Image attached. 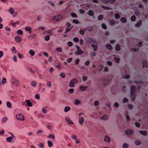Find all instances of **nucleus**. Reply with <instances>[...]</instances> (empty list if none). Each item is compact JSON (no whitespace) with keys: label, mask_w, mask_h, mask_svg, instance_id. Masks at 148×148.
I'll return each instance as SVG.
<instances>
[{"label":"nucleus","mask_w":148,"mask_h":148,"mask_svg":"<svg viewBox=\"0 0 148 148\" xmlns=\"http://www.w3.org/2000/svg\"><path fill=\"white\" fill-rule=\"evenodd\" d=\"M136 87L134 85H132L130 89V95L132 101H134L136 97Z\"/></svg>","instance_id":"f257e3e1"},{"label":"nucleus","mask_w":148,"mask_h":148,"mask_svg":"<svg viewBox=\"0 0 148 148\" xmlns=\"http://www.w3.org/2000/svg\"><path fill=\"white\" fill-rule=\"evenodd\" d=\"M62 18L61 15L60 14L58 16H54L52 18V20L54 21H58L61 20Z\"/></svg>","instance_id":"f03ea898"},{"label":"nucleus","mask_w":148,"mask_h":148,"mask_svg":"<svg viewBox=\"0 0 148 148\" xmlns=\"http://www.w3.org/2000/svg\"><path fill=\"white\" fill-rule=\"evenodd\" d=\"M17 119L19 120L24 121L25 118L24 116L21 114H18L16 116Z\"/></svg>","instance_id":"7ed1b4c3"},{"label":"nucleus","mask_w":148,"mask_h":148,"mask_svg":"<svg viewBox=\"0 0 148 148\" xmlns=\"http://www.w3.org/2000/svg\"><path fill=\"white\" fill-rule=\"evenodd\" d=\"M75 47L77 49V51L75 52L76 54H80L83 53V51L81 50V48L78 45H75Z\"/></svg>","instance_id":"20e7f679"},{"label":"nucleus","mask_w":148,"mask_h":148,"mask_svg":"<svg viewBox=\"0 0 148 148\" xmlns=\"http://www.w3.org/2000/svg\"><path fill=\"white\" fill-rule=\"evenodd\" d=\"M125 133L127 135L131 136L133 134V131L132 130L129 129L125 131Z\"/></svg>","instance_id":"39448f33"},{"label":"nucleus","mask_w":148,"mask_h":148,"mask_svg":"<svg viewBox=\"0 0 148 148\" xmlns=\"http://www.w3.org/2000/svg\"><path fill=\"white\" fill-rule=\"evenodd\" d=\"M15 41L17 42H21L22 38L21 37L18 36H16L15 37Z\"/></svg>","instance_id":"423d86ee"},{"label":"nucleus","mask_w":148,"mask_h":148,"mask_svg":"<svg viewBox=\"0 0 148 148\" xmlns=\"http://www.w3.org/2000/svg\"><path fill=\"white\" fill-rule=\"evenodd\" d=\"M86 40L88 43H94L95 42L94 40L91 38H87L86 39Z\"/></svg>","instance_id":"0eeeda50"},{"label":"nucleus","mask_w":148,"mask_h":148,"mask_svg":"<svg viewBox=\"0 0 148 148\" xmlns=\"http://www.w3.org/2000/svg\"><path fill=\"white\" fill-rule=\"evenodd\" d=\"M12 84L15 85H17L19 83L17 79H12Z\"/></svg>","instance_id":"6e6552de"},{"label":"nucleus","mask_w":148,"mask_h":148,"mask_svg":"<svg viewBox=\"0 0 148 148\" xmlns=\"http://www.w3.org/2000/svg\"><path fill=\"white\" fill-rule=\"evenodd\" d=\"M104 140L106 142L109 143L110 142L111 140L109 137L107 136H105Z\"/></svg>","instance_id":"1a4fd4ad"},{"label":"nucleus","mask_w":148,"mask_h":148,"mask_svg":"<svg viewBox=\"0 0 148 148\" xmlns=\"http://www.w3.org/2000/svg\"><path fill=\"white\" fill-rule=\"evenodd\" d=\"M27 105L29 107H32V103L29 100H25Z\"/></svg>","instance_id":"9d476101"},{"label":"nucleus","mask_w":148,"mask_h":148,"mask_svg":"<svg viewBox=\"0 0 148 148\" xmlns=\"http://www.w3.org/2000/svg\"><path fill=\"white\" fill-rule=\"evenodd\" d=\"M25 30L26 31L29 32L30 34H32V28L31 27H26L25 28Z\"/></svg>","instance_id":"9b49d317"},{"label":"nucleus","mask_w":148,"mask_h":148,"mask_svg":"<svg viewBox=\"0 0 148 148\" xmlns=\"http://www.w3.org/2000/svg\"><path fill=\"white\" fill-rule=\"evenodd\" d=\"M65 120L69 124H73V123L68 118H66Z\"/></svg>","instance_id":"f8f14e48"},{"label":"nucleus","mask_w":148,"mask_h":148,"mask_svg":"<svg viewBox=\"0 0 148 148\" xmlns=\"http://www.w3.org/2000/svg\"><path fill=\"white\" fill-rule=\"evenodd\" d=\"M142 63L143 67H147L148 66V63L147 61L144 60L143 61Z\"/></svg>","instance_id":"ddd939ff"},{"label":"nucleus","mask_w":148,"mask_h":148,"mask_svg":"<svg viewBox=\"0 0 148 148\" xmlns=\"http://www.w3.org/2000/svg\"><path fill=\"white\" fill-rule=\"evenodd\" d=\"M69 86L71 87H73L74 86V79H72L71 81Z\"/></svg>","instance_id":"4468645a"},{"label":"nucleus","mask_w":148,"mask_h":148,"mask_svg":"<svg viewBox=\"0 0 148 148\" xmlns=\"http://www.w3.org/2000/svg\"><path fill=\"white\" fill-rule=\"evenodd\" d=\"M105 47L107 49L110 50H112V46L109 44H106L105 45Z\"/></svg>","instance_id":"2eb2a0df"},{"label":"nucleus","mask_w":148,"mask_h":148,"mask_svg":"<svg viewBox=\"0 0 148 148\" xmlns=\"http://www.w3.org/2000/svg\"><path fill=\"white\" fill-rule=\"evenodd\" d=\"M84 121V119L83 117H81L79 120V122L80 124L81 125H82Z\"/></svg>","instance_id":"dca6fc26"},{"label":"nucleus","mask_w":148,"mask_h":148,"mask_svg":"<svg viewBox=\"0 0 148 148\" xmlns=\"http://www.w3.org/2000/svg\"><path fill=\"white\" fill-rule=\"evenodd\" d=\"M142 24V21L141 20H139L136 23V24L135 26L136 27H138L141 25Z\"/></svg>","instance_id":"f3484780"},{"label":"nucleus","mask_w":148,"mask_h":148,"mask_svg":"<svg viewBox=\"0 0 148 148\" xmlns=\"http://www.w3.org/2000/svg\"><path fill=\"white\" fill-rule=\"evenodd\" d=\"M88 87L87 86H80V88L81 90L84 91Z\"/></svg>","instance_id":"a211bd4d"},{"label":"nucleus","mask_w":148,"mask_h":148,"mask_svg":"<svg viewBox=\"0 0 148 148\" xmlns=\"http://www.w3.org/2000/svg\"><path fill=\"white\" fill-rule=\"evenodd\" d=\"M77 138V136L75 135V140L76 143L77 144H78L81 142V140L79 139H76Z\"/></svg>","instance_id":"6ab92c4d"},{"label":"nucleus","mask_w":148,"mask_h":148,"mask_svg":"<svg viewBox=\"0 0 148 148\" xmlns=\"http://www.w3.org/2000/svg\"><path fill=\"white\" fill-rule=\"evenodd\" d=\"M121 21L123 23H125L127 21V20L124 17H122L120 19Z\"/></svg>","instance_id":"aec40b11"},{"label":"nucleus","mask_w":148,"mask_h":148,"mask_svg":"<svg viewBox=\"0 0 148 148\" xmlns=\"http://www.w3.org/2000/svg\"><path fill=\"white\" fill-rule=\"evenodd\" d=\"M91 46L93 48L94 51H96L98 49L97 46L92 44Z\"/></svg>","instance_id":"412c9836"},{"label":"nucleus","mask_w":148,"mask_h":148,"mask_svg":"<svg viewBox=\"0 0 148 148\" xmlns=\"http://www.w3.org/2000/svg\"><path fill=\"white\" fill-rule=\"evenodd\" d=\"M139 132L141 134L144 136H146L147 134V132L146 131L140 130Z\"/></svg>","instance_id":"4be33fe9"},{"label":"nucleus","mask_w":148,"mask_h":148,"mask_svg":"<svg viewBox=\"0 0 148 148\" xmlns=\"http://www.w3.org/2000/svg\"><path fill=\"white\" fill-rule=\"evenodd\" d=\"M38 146L40 148H44V144L43 143H39L38 145Z\"/></svg>","instance_id":"5701e85b"},{"label":"nucleus","mask_w":148,"mask_h":148,"mask_svg":"<svg viewBox=\"0 0 148 148\" xmlns=\"http://www.w3.org/2000/svg\"><path fill=\"white\" fill-rule=\"evenodd\" d=\"M29 53L32 56H33L35 55V53L34 51L32 50H30L29 51Z\"/></svg>","instance_id":"b1692460"},{"label":"nucleus","mask_w":148,"mask_h":148,"mask_svg":"<svg viewBox=\"0 0 148 148\" xmlns=\"http://www.w3.org/2000/svg\"><path fill=\"white\" fill-rule=\"evenodd\" d=\"M88 14L90 16H92L94 15V13L92 10H90L88 11Z\"/></svg>","instance_id":"393cba45"},{"label":"nucleus","mask_w":148,"mask_h":148,"mask_svg":"<svg viewBox=\"0 0 148 148\" xmlns=\"http://www.w3.org/2000/svg\"><path fill=\"white\" fill-rule=\"evenodd\" d=\"M70 110V108L69 106L65 107L64 109V111L65 112H67Z\"/></svg>","instance_id":"a878e982"},{"label":"nucleus","mask_w":148,"mask_h":148,"mask_svg":"<svg viewBox=\"0 0 148 148\" xmlns=\"http://www.w3.org/2000/svg\"><path fill=\"white\" fill-rule=\"evenodd\" d=\"M12 139L13 137H12L10 136L6 138V140L8 142H10Z\"/></svg>","instance_id":"bb28decb"},{"label":"nucleus","mask_w":148,"mask_h":148,"mask_svg":"<svg viewBox=\"0 0 148 148\" xmlns=\"http://www.w3.org/2000/svg\"><path fill=\"white\" fill-rule=\"evenodd\" d=\"M81 102L78 99H76L75 100V104L77 105L81 103Z\"/></svg>","instance_id":"cd10ccee"},{"label":"nucleus","mask_w":148,"mask_h":148,"mask_svg":"<svg viewBox=\"0 0 148 148\" xmlns=\"http://www.w3.org/2000/svg\"><path fill=\"white\" fill-rule=\"evenodd\" d=\"M9 11L10 12L11 14H13L14 13V10L13 9L12 7L10 8V9L9 10Z\"/></svg>","instance_id":"c85d7f7f"},{"label":"nucleus","mask_w":148,"mask_h":148,"mask_svg":"<svg viewBox=\"0 0 148 148\" xmlns=\"http://www.w3.org/2000/svg\"><path fill=\"white\" fill-rule=\"evenodd\" d=\"M12 52L14 53L15 54L16 53V50L15 47H13L11 49Z\"/></svg>","instance_id":"c756f323"},{"label":"nucleus","mask_w":148,"mask_h":148,"mask_svg":"<svg viewBox=\"0 0 148 148\" xmlns=\"http://www.w3.org/2000/svg\"><path fill=\"white\" fill-rule=\"evenodd\" d=\"M6 105L7 107L8 108H11L12 106L11 103L9 101H8L7 102Z\"/></svg>","instance_id":"7c9ffc66"},{"label":"nucleus","mask_w":148,"mask_h":148,"mask_svg":"<svg viewBox=\"0 0 148 148\" xmlns=\"http://www.w3.org/2000/svg\"><path fill=\"white\" fill-rule=\"evenodd\" d=\"M47 143L48 145V146L49 147H52L53 145V143L50 140L48 141L47 142Z\"/></svg>","instance_id":"2f4dec72"},{"label":"nucleus","mask_w":148,"mask_h":148,"mask_svg":"<svg viewBox=\"0 0 148 148\" xmlns=\"http://www.w3.org/2000/svg\"><path fill=\"white\" fill-rule=\"evenodd\" d=\"M8 120V118L7 117H4L1 120V122L3 123H5Z\"/></svg>","instance_id":"473e14b6"},{"label":"nucleus","mask_w":148,"mask_h":148,"mask_svg":"<svg viewBox=\"0 0 148 148\" xmlns=\"http://www.w3.org/2000/svg\"><path fill=\"white\" fill-rule=\"evenodd\" d=\"M115 49L116 51H119L120 49V45L119 44L117 45L116 46Z\"/></svg>","instance_id":"72a5a7b5"},{"label":"nucleus","mask_w":148,"mask_h":148,"mask_svg":"<svg viewBox=\"0 0 148 148\" xmlns=\"http://www.w3.org/2000/svg\"><path fill=\"white\" fill-rule=\"evenodd\" d=\"M37 83L36 82H34V81H32L31 83V85L34 87H35L36 86V84Z\"/></svg>","instance_id":"f704fd0d"},{"label":"nucleus","mask_w":148,"mask_h":148,"mask_svg":"<svg viewBox=\"0 0 148 148\" xmlns=\"http://www.w3.org/2000/svg\"><path fill=\"white\" fill-rule=\"evenodd\" d=\"M114 16L116 18V19H119V18L120 16L118 13H116L114 14Z\"/></svg>","instance_id":"c9c22d12"},{"label":"nucleus","mask_w":148,"mask_h":148,"mask_svg":"<svg viewBox=\"0 0 148 148\" xmlns=\"http://www.w3.org/2000/svg\"><path fill=\"white\" fill-rule=\"evenodd\" d=\"M47 137L49 138H52L53 139H54L55 138V136L53 134H50L47 136Z\"/></svg>","instance_id":"e433bc0d"},{"label":"nucleus","mask_w":148,"mask_h":148,"mask_svg":"<svg viewBox=\"0 0 148 148\" xmlns=\"http://www.w3.org/2000/svg\"><path fill=\"white\" fill-rule=\"evenodd\" d=\"M102 7L104 9H105V10H110V8L108 6H102Z\"/></svg>","instance_id":"4c0bfd02"},{"label":"nucleus","mask_w":148,"mask_h":148,"mask_svg":"<svg viewBox=\"0 0 148 148\" xmlns=\"http://www.w3.org/2000/svg\"><path fill=\"white\" fill-rule=\"evenodd\" d=\"M35 97L37 99H40V95L39 94H36L35 95Z\"/></svg>","instance_id":"58836bf2"},{"label":"nucleus","mask_w":148,"mask_h":148,"mask_svg":"<svg viewBox=\"0 0 148 148\" xmlns=\"http://www.w3.org/2000/svg\"><path fill=\"white\" fill-rule=\"evenodd\" d=\"M107 119H108L107 116L106 115H105L103 116L102 117H101V119L103 120H106Z\"/></svg>","instance_id":"ea45409f"},{"label":"nucleus","mask_w":148,"mask_h":148,"mask_svg":"<svg viewBox=\"0 0 148 148\" xmlns=\"http://www.w3.org/2000/svg\"><path fill=\"white\" fill-rule=\"evenodd\" d=\"M129 146V145L127 143H124L123 146V148H127Z\"/></svg>","instance_id":"a19ab883"},{"label":"nucleus","mask_w":148,"mask_h":148,"mask_svg":"<svg viewBox=\"0 0 148 148\" xmlns=\"http://www.w3.org/2000/svg\"><path fill=\"white\" fill-rule=\"evenodd\" d=\"M42 111V112L43 113L45 114L46 113L47 111V110L45 108H43Z\"/></svg>","instance_id":"79ce46f5"},{"label":"nucleus","mask_w":148,"mask_h":148,"mask_svg":"<svg viewBox=\"0 0 148 148\" xmlns=\"http://www.w3.org/2000/svg\"><path fill=\"white\" fill-rule=\"evenodd\" d=\"M17 33L20 35H21L23 34V31L21 30H18L17 31Z\"/></svg>","instance_id":"37998d69"},{"label":"nucleus","mask_w":148,"mask_h":148,"mask_svg":"<svg viewBox=\"0 0 148 148\" xmlns=\"http://www.w3.org/2000/svg\"><path fill=\"white\" fill-rule=\"evenodd\" d=\"M50 39V37L49 35L46 36L45 37V40L46 41H48Z\"/></svg>","instance_id":"c03bdc74"},{"label":"nucleus","mask_w":148,"mask_h":148,"mask_svg":"<svg viewBox=\"0 0 148 148\" xmlns=\"http://www.w3.org/2000/svg\"><path fill=\"white\" fill-rule=\"evenodd\" d=\"M47 86L49 87H50L52 86V84L50 82H47L46 83Z\"/></svg>","instance_id":"a18cd8bd"},{"label":"nucleus","mask_w":148,"mask_h":148,"mask_svg":"<svg viewBox=\"0 0 148 148\" xmlns=\"http://www.w3.org/2000/svg\"><path fill=\"white\" fill-rule=\"evenodd\" d=\"M128 99L126 97L124 98L123 101V102L124 103H127L128 101Z\"/></svg>","instance_id":"49530a36"},{"label":"nucleus","mask_w":148,"mask_h":148,"mask_svg":"<svg viewBox=\"0 0 148 148\" xmlns=\"http://www.w3.org/2000/svg\"><path fill=\"white\" fill-rule=\"evenodd\" d=\"M56 50L57 51L61 52L62 51V49L61 47H57L56 49Z\"/></svg>","instance_id":"de8ad7c7"},{"label":"nucleus","mask_w":148,"mask_h":148,"mask_svg":"<svg viewBox=\"0 0 148 148\" xmlns=\"http://www.w3.org/2000/svg\"><path fill=\"white\" fill-rule=\"evenodd\" d=\"M136 18L135 16L133 15L131 17V19L132 21H134L136 20Z\"/></svg>","instance_id":"09e8293b"},{"label":"nucleus","mask_w":148,"mask_h":148,"mask_svg":"<svg viewBox=\"0 0 148 148\" xmlns=\"http://www.w3.org/2000/svg\"><path fill=\"white\" fill-rule=\"evenodd\" d=\"M99 104V101H95L94 103V105L95 106H98Z\"/></svg>","instance_id":"8fccbe9b"},{"label":"nucleus","mask_w":148,"mask_h":148,"mask_svg":"<svg viewBox=\"0 0 148 148\" xmlns=\"http://www.w3.org/2000/svg\"><path fill=\"white\" fill-rule=\"evenodd\" d=\"M110 24L111 25H114L115 23V21L113 20H111L110 22Z\"/></svg>","instance_id":"3c124183"},{"label":"nucleus","mask_w":148,"mask_h":148,"mask_svg":"<svg viewBox=\"0 0 148 148\" xmlns=\"http://www.w3.org/2000/svg\"><path fill=\"white\" fill-rule=\"evenodd\" d=\"M103 16L101 15H99L98 18L99 20H101L103 19Z\"/></svg>","instance_id":"603ef678"},{"label":"nucleus","mask_w":148,"mask_h":148,"mask_svg":"<svg viewBox=\"0 0 148 148\" xmlns=\"http://www.w3.org/2000/svg\"><path fill=\"white\" fill-rule=\"evenodd\" d=\"M101 27L104 29H106L107 28L106 26L104 23H103L102 24Z\"/></svg>","instance_id":"864d4df0"},{"label":"nucleus","mask_w":148,"mask_h":148,"mask_svg":"<svg viewBox=\"0 0 148 148\" xmlns=\"http://www.w3.org/2000/svg\"><path fill=\"white\" fill-rule=\"evenodd\" d=\"M141 144V143L140 141L136 140L135 142V144L137 145H140Z\"/></svg>","instance_id":"5fc2aeb1"},{"label":"nucleus","mask_w":148,"mask_h":148,"mask_svg":"<svg viewBox=\"0 0 148 148\" xmlns=\"http://www.w3.org/2000/svg\"><path fill=\"white\" fill-rule=\"evenodd\" d=\"M125 88H126V86H122V91H123V92H126V90H125Z\"/></svg>","instance_id":"6e6d98bb"},{"label":"nucleus","mask_w":148,"mask_h":148,"mask_svg":"<svg viewBox=\"0 0 148 148\" xmlns=\"http://www.w3.org/2000/svg\"><path fill=\"white\" fill-rule=\"evenodd\" d=\"M48 3L50 5H51L52 7L55 6V4L51 1H50L48 2Z\"/></svg>","instance_id":"4d7b16f0"},{"label":"nucleus","mask_w":148,"mask_h":148,"mask_svg":"<svg viewBox=\"0 0 148 148\" xmlns=\"http://www.w3.org/2000/svg\"><path fill=\"white\" fill-rule=\"evenodd\" d=\"M135 125L136 126L138 127H139L140 126V124L137 122H136L135 123Z\"/></svg>","instance_id":"13d9d810"},{"label":"nucleus","mask_w":148,"mask_h":148,"mask_svg":"<svg viewBox=\"0 0 148 148\" xmlns=\"http://www.w3.org/2000/svg\"><path fill=\"white\" fill-rule=\"evenodd\" d=\"M128 108L130 109H132L133 108V106L131 104H129L128 106Z\"/></svg>","instance_id":"bf43d9fd"},{"label":"nucleus","mask_w":148,"mask_h":148,"mask_svg":"<svg viewBox=\"0 0 148 148\" xmlns=\"http://www.w3.org/2000/svg\"><path fill=\"white\" fill-rule=\"evenodd\" d=\"M130 77V76L129 75H126L124 77V78H125L127 79H129Z\"/></svg>","instance_id":"052dcab7"},{"label":"nucleus","mask_w":148,"mask_h":148,"mask_svg":"<svg viewBox=\"0 0 148 148\" xmlns=\"http://www.w3.org/2000/svg\"><path fill=\"white\" fill-rule=\"evenodd\" d=\"M84 31L82 30H80L79 32V33L82 35H83L84 34Z\"/></svg>","instance_id":"680f3d73"},{"label":"nucleus","mask_w":148,"mask_h":148,"mask_svg":"<svg viewBox=\"0 0 148 148\" xmlns=\"http://www.w3.org/2000/svg\"><path fill=\"white\" fill-rule=\"evenodd\" d=\"M6 82V79L5 78H3L2 80V83L3 84H4Z\"/></svg>","instance_id":"e2e57ef3"},{"label":"nucleus","mask_w":148,"mask_h":148,"mask_svg":"<svg viewBox=\"0 0 148 148\" xmlns=\"http://www.w3.org/2000/svg\"><path fill=\"white\" fill-rule=\"evenodd\" d=\"M60 76L62 78H64L65 77V74L64 73H62L60 74Z\"/></svg>","instance_id":"0e129e2a"},{"label":"nucleus","mask_w":148,"mask_h":148,"mask_svg":"<svg viewBox=\"0 0 148 148\" xmlns=\"http://www.w3.org/2000/svg\"><path fill=\"white\" fill-rule=\"evenodd\" d=\"M82 79H83V80L84 81H85L87 79V77L85 76H83L82 77Z\"/></svg>","instance_id":"69168bd1"},{"label":"nucleus","mask_w":148,"mask_h":148,"mask_svg":"<svg viewBox=\"0 0 148 148\" xmlns=\"http://www.w3.org/2000/svg\"><path fill=\"white\" fill-rule=\"evenodd\" d=\"M74 91V90L73 89H70L69 90V92L70 93H73Z\"/></svg>","instance_id":"338daca9"},{"label":"nucleus","mask_w":148,"mask_h":148,"mask_svg":"<svg viewBox=\"0 0 148 148\" xmlns=\"http://www.w3.org/2000/svg\"><path fill=\"white\" fill-rule=\"evenodd\" d=\"M90 56H95L96 55V53L94 52H92L90 54Z\"/></svg>","instance_id":"774afa93"}]
</instances>
